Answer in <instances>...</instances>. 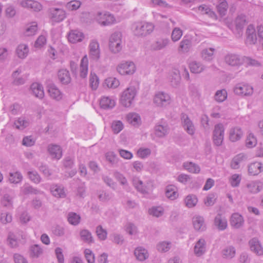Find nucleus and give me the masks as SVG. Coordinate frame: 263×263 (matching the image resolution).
I'll use <instances>...</instances> for the list:
<instances>
[{"label": "nucleus", "mask_w": 263, "mask_h": 263, "mask_svg": "<svg viewBox=\"0 0 263 263\" xmlns=\"http://www.w3.org/2000/svg\"><path fill=\"white\" fill-rule=\"evenodd\" d=\"M139 86L136 83H131L121 93L120 101L122 105L129 107L134 103L139 91Z\"/></svg>", "instance_id": "nucleus-1"}, {"label": "nucleus", "mask_w": 263, "mask_h": 263, "mask_svg": "<svg viewBox=\"0 0 263 263\" xmlns=\"http://www.w3.org/2000/svg\"><path fill=\"white\" fill-rule=\"evenodd\" d=\"M154 29L153 24L145 22H138L132 25V29L134 35L145 36L151 33Z\"/></svg>", "instance_id": "nucleus-2"}, {"label": "nucleus", "mask_w": 263, "mask_h": 263, "mask_svg": "<svg viewBox=\"0 0 263 263\" xmlns=\"http://www.w3.org/2000/svg\"><path fill=\"white\" fill-rule=\"evenodd\" d=\"M122 34L120 32L112 33L109 39V49L111 52L118 53L122 49Z\"/></svg>", "instance_id": "nucleus-3"}, {"label": "nucleus", "mask_w": 263, "mask_h": 263, "mask_svg": "<svg viewBox=\"0 0 263 263\" xmlns=\"http://www.w3.org/2000/svg\"><path fill=\"white\" fill-rule=\"evenodd\" d=\"M88 50L90 61L98 62L101 58V49L100 44L97 40L92 39L90 41Z\"/></svg>", "instance_id": "nucleus-4"}, {"label": "nucleus", "mask_w": 263, "mask_h": 263, "mask_svg": "<svg viewBox=\"0 0 263 263\" xmlns=\"http://www.w3.org/2000/svg\"><path fill=\"white\" fill-rule=\"evenodd\" d=\"M66 16V12L63 8L52 7L48 10V17L52 24L62 22Z\"/></svg>", "instance_id": "nucleus-5"}, {"label": "nucleus", "mask_w": 263, "mask_h": 263, "mask_svg": "<svg viewBox=\"0 0 263 263\" xmlns=\"http://www.w3.org/2000/svg\"><path fill=\"white\" fill-rule=\"evenodd\" d=\"M136 70L135 63L130 61H123L117 66V71L122 76L132 75Z\"/></svg>", "instance_id": "nucleus-6"}, {"label": "nucleus", "mask_w": 263, "mask_h": 263, "mask_svg": "<svg viewBox=\"0 0 263 263\" xmlns=\"http://www.w3.org/2000/svg\"><path fill=\"white\" fill-rule=\"evenodd\" d=\"M132 181L137 191L143 194H148L153 190V182L150 180L143 182L138 177H135Z\"/></svg>", "instance_id": "nucleus-7"}, {"label": "nucleus", "mask_w": 263, "mask_h": 263, "mask_svg": "<svg viewBox=\"0 0 263 263\" xmlns=\"http://www.w3.org/2000/svg\"><path fill=\"white\" fill-rule=\"evenodd\" d=\"M233 91L236 95L238 96L249 97L253 94V88L248 83L241 82L235 85Z\"/></svg>", "instance_id": "nucleus-8"}, {"label": "nucleus", "mask_w": 263, "mask_h": 263, "mask_svg": "<svg viewBox=\"0 0 263 263\" xmlns=\"http://www.w3.org/2000/svg\"><path fill=\"white\" fill-rule=\"evenodd\" d=\"M153 102L158 107H165L171 104V98L167 93L158 91L154 97Z\"/></svg>", "instance_id": "nucleus-9"}, {"label": "nucleus", "mask_w": 263, "mask_h": 263, "mask_svg": "<svg viewBox=\"0 0 263 263\" xmlns=\"http://www.w3.org/2000/svg\"><path fill=\"white\" fill-rule=\"evenodd\" d=\"M96 19L102 26H108L116 23L114 16L108 12L98 13Z\"/></svg>", "instance_id": "nucleus-10"}, {"label": "nucleus", "mask_w": 263, "mask_h": 263, "mask_svg": "<svg viewBox=\"0 0 263 263\" xmlns=\"http://www.w3.org/2000/svg\"><path fill=\"white\" fill-rule=\"evenodd\" d=\"M224 129L222 124L215 126L213 131V141L215 145L220 146L222 144L224 138Z\"/></svg>", "instance_id": "nucleus-11"}, {"label": "nucleus", "mask_w": 263, "mask_h": 263, "mask_svg": "<svg viewBox=\"0 0 263 263\" xmlns=\"http://www.w3.org/2000/svg\"><path fill=\"white\" fill-rule=\"evenodd\" d=\"M224 61L231 66H239L243 64V57L234 53H228L224 56Z\"/></svg>", "instance_id": "nucleus-12"}, {"label": "nucleus", "mask_w": 263, "mask_h": 263, "mask_svg": "<svg viewBox=\"0 0 263 263\" xmlns=\"http://www.w3.org/2000/svg\"><path fill=\"white\" fill-rule=\"evenodd\" d=\"M251 252L258 256L263 255V247L259 239L256 237L251 239L248 242Z\"/></svg>", "instance_id": "nucleus-13"}, {"label": "nucleus", "mask_w": 263, "mask_h": 263, "mask_svg": "<svg viewBox=\"0 0 263 263\" xmlns=\"http://www.w3.org/2000/svg\"><path fill=\"white\" fill-rule=\"evenodd\" d=\"M170 132V128L166 123H158L154 127V134L158 138H164Z\"/></svg>", "instance_id": "nucleus-14"}, {"label": "nucleus", "mask_w": 263, "mask_h": 263, "mask_svg": "<svg viewBox=\"0 0 263 263\" xmlns=\"http://www.w3.org/2000/svg\"><path fill=\"white\" fill-rule=\"evenodd\" d=\"M246 43L249 45H254L257 42V35L255 27L253 25H249L247 29Z\"/></svg>", "instance_id": "nucleus-15"}, {"label": "nucleus", "mask_w": 263, "mask_h": 263, "mask_svg": "<svg viewBox=\"0 0 263 263\" xmlns=\"http://www.w3.org/2000/svg\"><path fill=\"white\" fill-rule=\"evenodd\" d=\"M230 223L232 228L237 229L243 226L245 220L241 214L238 213H234L231 216Z\"/></svg>", "instance_id": "nucleus-16"}, {"label": "nucleus", "mask_w": 263, "mask_h": 263, "mask_svg": "<svg viewBox=\"0 0 263 263\" xmlns=\"http://www.w3.org/2000/svg\"><path fill=\"white\" fill-rule=\"evenodd\" d=\"M170 43V41L167 38L159 39L151 44L149 49L152 51L161 50L167 46Z\"/></svg>", "instance_id": "nucleus-17"}, {"label": "nucleus", "mask_w": 263, "mask_h": 263, "mask_svg": "<svg viewBox=\"0 0 263 263\" xmlns=\"http://www.w3.org/2000/svg\"><path fill=\"white\" fill-rule=\"evenodd\" d=\"M14 195L12 192H9L2 195L1 203V204L7 208L8 209L13 208Z\"/></svg>", "instance_id": "nucleus-18"}, {"label": "nucleus", "mask_w": 263, "mask_h": 263, "mask_svg": "<svg viewBox=\"0 0 263 263\" xmlns=\"http://www.w3.org/2000/svg\"><path fill=\"white\" fill-rule=\"evenodd\" d=\"M183 127L184 130L190 135H193L195 133V128L192 121L185 114H182L181 117Z\"/></svg>", "instance_id": "nucleus-19"}, {"label": "nucleus", "mask_w": 263, "mask_h": 263, "mask_svg": "<svg viewBox=\"0 0 263 263\" xmlns=\"http://www.w3.org/2000/svg\"><path fill=\"white\" fill-rule=\"evenodd\" d=\"M84 34L78 30H71L68 35V41L73 44L81 42L84 39Z\"/></svg>", "instance_id": "nucleus-20"}, {"label": "nucleus", "mask_w": 263, "mask_h": 263, "mask_svg": "<svg viewBox=\"0 0 263 263\" xmlns=\"http://www.w3.org/2000/svg\"><path fill=\"white\" fill-rule=\"evenodd\" d=\"M214 224L219 231H223L228 227L227 219L221 214H218L215 217Z\"/></svg>", "instance_id": "nucleus-21"}, {"label": "nucleus", "mask_w": 263, "mask_h": 263, "mask_svg": "<svg viewBox=\"0 0 263 263\" xmlns=\"http://www.w3.org/2000/svg\"><path fill=\"white\" fill-rule=\"evenodd\" d=\"M192 46V41L185 36L179 43L177 48L178 53L180 54L188 53Z\"/></svg>", "instance_id": "nucleus-22"}, {"label": "nucleus", "mask_w": 263, "mask_h": 263, "mask_svg": "<svg viewBox=\"0 0 263 263\" xmlns=\"http://www.w3.org/2000/svg\"><path fill=\"white\" fill-rule=\"evenodd\" d=\"M48 152L52 159L59 160L62 156V151L61 147L56 144H49Z\"/></svg>", "instance_id": "nucleus-23"}, {"label": "nucleus", "mask_w": 263, "mask_h": 263, "mask_svg": "<svg viewBox=\"0 0 263 263\" xmlns=\"http://www.w3.org/2000/svg\"><path fill=\"white\" fill-rule=\"evenodd\" d=\"M206 242L204 239L200 238L195 244L194 254L198 257L203 255L206 251Z\"/></svg>", "instance_id": "nucleus-24"}, {"label": "nucleus", "mask_w": 263, "mask_h": 263, "mask_svg": "<svg viewBox=\"0 0 263 263\" xmlns=\"http://www.w3.org/2000/svg\"><path fill=\"white\" fill-rule=\"evenodd\" d=\"M194 229L197 231H204L206 229V224L204 219L199 215H196L192 219Z\"/></svg>", "instance_id": "nucleus-25"}, {"label": "nucleus", "mask_w": 263, "mask_h": 263, "mask_svg": "<svg viewBox=\"0 0 263 263\" xmlns=\"http://www.w3.org/2000/svg\"><path fill=\"white\" fill-rule=\"evenodd\" d=\"M246 187L249 193L256 194L262 190L263 184L259 180L251 181L247 183Z\"/></svg>", "instance_id": "nucleus-26"}, {"label": "nucleus", "mask_w": 263, "mask_h": 263, "mask_svg": "<svg viewBox=\"0 0 263 263\" xmlns=\"http://www.w3.org/2000/svg\"><path fill=\"white\" fill-rule=\"evenodd\" d=\"M100 105L102 108L110 109L113 108L116 105V100L110 97H102L100 101Z\"/></svg>", "instance_id": "nucleus-27"}, {"label": "nucleus", "mask_w": 263, "mask_h": 263, "mask_svg": "<svg viewBox=\"0 0 263 263\" xmlns=\"http://www.w3.org/2000/svg\"><path fill=\"white\" fill-rule=\"evenodd\" d=\"M243 132L239 127H233L229 131V139L232 142H236L239 140L243 136Z\"/></svg>", "instance_id": "nucleus-28"}, {"label": "nucleus", "mask_w": 263, "mask_h": 263, "mask_svg": "<svg viewBox=\"0 0 263 263\" xmlns=\"http://www.w3.org/2000/svg\"><path fill=\"white\" fill-rule=\"evenodd\" d=\"M236 253V249L233 246H228L224 247L221 252L222 258L228 260L233 258L235 256Z\"/></svg>", "instance_id": "nucleus-29"}, {"label": "nucleus", "mask_w": 263, "mask_h": 263, "mask_svg": "<svg viewBox=\"0 0 263 263\" xmlns=\"http://www.w3.org/2000/svg\"><path fill=\"white\" fill-rule=\"evenodd\" d=\"M88 58L87 54H85L82 58L80 65V76L82 78H85L88 74Z\"/></svg>", "instance_id": "nucleus-30"}, {"label": "nucleus", "mask_w": 263, "mask_h": 263, "mask_svg": "<svg viewBox=\"0 0 263 263\" xmlns=\"http://www.w3.org/2000/svg\"><path fill=\"white\" fill-rule=\"evenodd\" d=\"M127 122L135 126H138L141 123V119L140 115L136 112H129L126 116Z\"/></svg>", "instance_id": "nucleus-31"}, {"label": "nucleus", "mask_w": 263, "mask_h": 263, "mask_svg": "<svg viewBox=\"0 0 263 263\" xmlns=\"http://www.w3.org/2000/svg\"><path fill=\"white\" fill-rule=\"evenodd\" d=\"M168 79L173 86H177L181 79L179 70L176 68H173L169 74Z\"/></svg>", "instance_id": "nucleus-32"}, {"label": "nucleus", "mask_w": 263, "mask_h": 263, "mask_svg": "<svg viewBox=\"0 0 263 263\" xmlns=\"http://www.w3.org/2000/svg\"><path fill=\"white\" fill-rule=\"evenodd\" d=\"M31 93L36 98L42 99L44 96V91L42 85L38 83L32 84L30 87Z\"/></svg>", "instance_id": "nucleus-33"}, {"label": "nucleus", "mask_w": 263, "mask_h": 263, "mask_svg": "<svg viewBox=\"0 0 263 263\" xmlns=\"http://www.w3.org/2000/svg\"><path fill=\"white\" fill-rule=\"evenodd\" d=\"M48 91L50 97L57 101H60L63 98L62 92L54 85H49Z\"/></svg>", "instance_id": "nucleus-34"}, {"label": "nucleus", "mask_w": 263, "mask_h": 263, "mask_svg": "<svg viewBox=\"0 0 263 263\" xmlns=\"http://www.w3.org/2000/svg\"><path fill=\"white\" fill-rule=\"evenodd\" d=\"M263 170L262 164L259 162L250 164L248 166V172L251 175H257Z\"/></svg>", "instance_id": "nucleus-35"}, {"label": "nucleus", "mask_w": 263, "mask_h": 263, "mask_svg": "<svg viewBox=\"0 0 263 263\" xmlns=\"http://www.w3.org/2000/svg\"><path fill=\"white\" fill-rule=\"evenodd\" d=\"M136 258L140 261H144L148 257L149 254L147 250L142 247L136 248L134 251Z\"/></svg>", "instance_id": "nucleus-36"}, {"label": "nucleus", "mask_w": 263, "mask_h": 263, "mask_svg": "<svg viewBox=\"0 0 263 263\" xmlns=\"http://www.w3.org/2000/svg\"><path fill=\"white\" fill-rule=\"evenodd\" d=\"M51 192L53 196L57 198H64L66 197V193L64 187L57 184L53 185L51 187Z\"/></svg>", "instance_id": "nucleus-37"}, {"label": "nucleus", "mask_w": 263, "mask_h": 263, "mask_svg": "<svg viewBox=\"0 0 263 263\" xmlns=\"http://www.w3.org/2000/svg\"><path fill=\"white\" fill-rule=\"evenodd\" d=\"M58 79L63 84H67L71 81V77L69 72L66 69H61L58 71Z\"/></svg>", "instance_id": "nucleus-38"}, {"label": "nucleus", "mask_w": 263, "mask_h": 263, "mask_svg": "<svg viewBox=\"0 0 263 263\" xmlns=\"http://www.w3.org/2000/svg\"><path fill=\"white\" fill-rule=\"evenodd\" d=\"M215 49L214 48H205L201 52L202 59L206 61H211L214 57Z\"/></svg>", "instance_id": "nucleus-39"}, {"label": "nucleus", "mask_w": 263, "mask_h": 263, "mask_svg": "<svg viewBox=\"0 0 263 263\" xmlns=\"http://www.w3.org/2000/svg\"><path fill=\"white\" fill-rule=\"evenodd\" d=\"M29 53L28 46L24 44H20L16 49V53L17 57L22 59L27 57Z\"/></svg>", "instance_id": "nucleus-40"}, {"label": "nucleus", "mask_w": 263, "mask_h": 263, "mask_svg": "<svg viewBox=\"0 0 263 263\" xmlns=\"http://www.w3.org/2000/svg\"><path fill=\"white\" fill-rule=\"evenodd\" d=\"M43 253V250L40 246L33 245L29 248V256L31 258H38Z\"/></svg>", "instance_id": "nucleus-41"}, {"label": "nucleus", "mask_w": 263, "mask_h": 263, "mask_svg": "<svg viewBox=\"0 0 263 263\" xmlns=\"http://www.w3.org/2000/svg\"><path fill=\"white\" fill-rule=\"evenodd\" d=\"M190 69L192 73H199L202 72L204 69V66L200 62L193 61L189 65Z\"/></svg>", "instance_id": "nucleus-42"}, {"label": "nucleus", "mask_w": 263, "mask_h": 263, "mask_svg": "<svg viewBox=\"0 0 263 263\" xmlns=\"http://www.w3.org/2000/svg\"><path fill=\"white\" fill-rule=\"evenodd\" d=\"M247 159L246 155L243 153H240L235 156L231 163V167L233 169H237L239 167V163Z\"/></svg>", "instance_id": "nucleus-43"}, {"label": "nucleus", "mask_w": 263, "mask_h": 263, "mask_svg": "<svg viewBox=\"0 0 263 263\" xmlns=\"http://www.w3.org/2000/svg\"><path fill=\"white\" fill-rule=\"evenodd\" d=\"M165 195L171 200H174L178 197L177 188L174 185H168L166 187Z\"/></svg>", "instance_id": "nucleus-44"}, {"label": "nucleus", "mask_w": 263, "mask_h": 263, "mask_svg": "<svg viewBox=\"0 0 263 263\" xmlns=\"http://www.w3.org/2000/svg\"><path fill=\"white\" fill-rule=\"evenodd\" d=\"M29 124V122L28 120L24 117H20L14 121L13 127L17 129L23 130L27 127Z\"/></svg>", "instance_id": "nucleus-45"}, {"label": "nucleus", "mask_w": 263, "mask_h": 263, "mask_svg": "<svg viewBox=\"0 0 263 263\" xmlns=\"http://www.w3.org/2000/svg\"><path fill=\"white\" fill-rule=\"evenodd\" d=\"M80 236L81 240L86 243L89 244L93 242L91 233L87 230H81L80 232Z\"/></svg>", "instance_id": "nucleus-46"}, {"label": "nucleus", "mask_w": 263, "mask_h": 263, "mask_svg": "<svg viewBox=\"0 0 263 263\" xmlns=\"http://www.w3.org/2000/svg\"><path fill=\"white\" fill-rule=\"evenodd\" d=\"M183 167L189 172L197 174L200 171V167L192 162H185L183 163Z\"/></svg>", "instance_id": "nucleus-47"}, {"label": "nucleus", "mask_w": 263, "mask_h": 263, "mask_svg": "<svg viewBox=\"0 0 263 263\" xmlns=\"http://www.w3.org/2000/svg\"><path fill=\"white\" fill-rule=\"evenodd\" d=\"M7 244L10 248H16L18 246V240L16 235L12 232H10L7 238Z\"/></svg>", "instance_id": "nucleus-48"}, {"label": "nucleus", "mask_w": 263, "mask_h": 263, "mask_svg": "<svg viewBox=\"0 0 263 263\" xmlns=\"http://www.w3.org/2000/svg\"><path fill=\"white\" fill-rule=\"evenodd\" d=\"M80 216L74 212H70L67 215V220L71 225L77 226L79 224L80 222Z\"/></svg>", "instance_id": "nucleus-49"}, {"label": "nucleus", "mask_w": 263, "mask_h": 263, "mask_svg": "<svg viewBox=\"0 0 263 263\" xmlns=\"http://www.w3.org/2000/svg\"><path fill=\"white\" fill-rule=\"evenodd\" d=\"M21 192L24 195L30 194H37L40 193V191L29 184L26 183L21 187Z\"/></svg>", "instance_id": "nucleus-50"}, {"label": "nucleus", "mask_w": 263, "mask_h": 263, "mask_svg": "<svg viewBox=\"0 0 263 263\" xmlns=\"http://www.w3.org/2000/svg\"><path fill=\"white\" fill-rule=\"evenodd\" d=\"M21 71L18 69L14 71L12 74L13 80V84L15 85H23L25 83V80L22 77H19Z\"/></svg>", "instance_id": "nucleus-51"}, {"label": "nucleus", "mask_w": 263, "mask_h": 263, "mask_svg": "<svg viewBox=\"0 0 263 263\" xmlns=\"http://www.w3.org/2000/svg\"><path fill=\"white\" fill-rule=\"evenodd\" d=\"M247 23L246 16L242 14L238 15L235 21L236 28L239 30H241Z\"/></svg>", "instance_id": "nucleus-52"}, {"label": "nucleus", "mask_w": 263, "mask_h": 263, "mask_svg": "<svg viewBox=\"0 0 263 263\" xmlns=\"http://www.w3.org/2000/svg\"><path fill=\"white\" fill-rule=\"evenodd\" d=\"M27 176L31 181L35 184H39L42 180L41 176L35 170L28 171L27 172Z\"/></svg>", "instance_id": "nucleus-53"}, {"label": "nucleus", "mask_w": 263, "mask_h": 263, "mask_svg": "<svg viewBox=\"0 0 263 263\" xmlns=\"http://www.w3.org/2000/svg\"><path fill=\"white\" fill-rule=\"evenodd\" d=\"M23 179V176L20 172L10 173L9 181L11 183L17 184L20 183Z\"/></svg>", "instance_id": "nucleus-54"}, {"label": "nucleus", "mask_w": 263, "mask_h": 263, "mask_svg": "<svg viewBox=\"0 0 263 263\" xmlns=\"http://www.w3.org/2000/svg\"><path fill=\"white\" fill-rule=\"evenodd\" d=\"M172 246V242L168 241H162L157 245V249L160 252H166L169 251Z\"/></svg>", "instance_id": "nucleus-55"}, {"label": "nucleus", "mask_w": 263, "mask_h": 263, "mask_svg": "<svg viewBox=\"0 0 263 263\" xmlns=\"http://www.w3.org/2000/svg\"><path fill=\"white\" fill-rule=\"evenodd\" d=\"M198 202V199L194 195H189L184 199L185 205L189 208L194 207Z\"/></svg>", "instance_id": "nucleus-56"}, {"label": "nucleus", "mask_w": 263, "mask_h": 263, "mask_svg": "<svg viewBox=\"0 0 263 263\" xmlns=\"http://www.w3.org/2000/svg\"><path fill=\"white\" fill-rule=\"evenodd\" d=\"M124 128V125L120 120H114L111 124L112 132L115 134L119 133Z\"/></svg>", "instance_id": "nucleus-57"}, {"label": "nucleus", "mask_w": 263, "mask_h": 263, "mask_svg": "<svg viewBox=\"0 0 263 263\" xmlns=\"http://www.w3.org/2000/svg\"><path fill=\"white\" fill-rule=\"evenodd\" d=\"M198 11L202 14H206L210 17L213 18H216V15L208 6L202 5L198 7Z\"/></svg>", "instance_id": "nucleus-58"}, {"label": "nucleus", "mask_w": 263, "mask_h": 263, "mask_svg": "<svg viewBox=\"0 0 263 263\" xmlns=\"http://www.w3.org/2000/svg\"><path fill=\"white\" fill-rule=\"evenodd\" d=\"M183 35V31L179 27H175L171 33V40L173 42L180 40Z\"/></svg>", "instance_id": "nucleus-59"}, {"label": "nucleus", "mask_w": 263, "mask_h": 263, "mask_svg": "<svg viewBox=\"0 0 263 263\" xmlns=\"http://www.w3.org/2000/svg\"><path fill=\"white\" fill-rule=\"evenodd\" d=\"M228 5L226 0H220L219 4L217 6V9L221 16L226 14Z\"/></svg>", "instance_id": "nucleus-60"}, {"label": "nucleus", "mask_w": 263, "mask_h": 263, "mask_svg": "<svg viewBox=\"0 0 263 263\" xmlns=\"http://www.w3.org/2000/svg\"><path fill=\"white\" fill-rule=\"evenodd\" d=\"M125 231L130 235H136L138 233V229L133 223L128 222L125 226Z\"/></svg>", "instance_id": "nucleus-61"}, {"label": "nucleus", "mask_w": 263, "mask_h": 263, "mask_svg": "<svg viewBox=\"0 0 263 263\" xmlns=\"http://www.w3.org/2000/svg\"><path fill=\"white\" fill-rule=\"evenodd\" d=\"M37 30V25L36 23L32 22L26 27L24 34L26 36H31L35 34Z\"/></svg>", "instance_id": "nucleus-62"}, {"label": "nucleus", "mask_w": 263, "mask_h": 263, "mask_svg": "<svg viewBox=\"0 0 263 263\" xmlns=\"http://www.w3.org/2000/svg\"><path fill=\"white\" fill-rule=\"evenodd\" d=\"M215 100L218 102H223L227 98V92L226 89L218 90L216 91Z\"/></svg>", "instance_id": "nucleus-63"}, {"label": "nucleus", "mask_w": 263, "mask_h": 263, "mask_svg": "<svg viewBox=\"0 0 263 263\" xmlns=\"http://www.w3.org/2000/svg\"><path fill=\"white\" fill-rule=\"evenodd\" d=\"M105 84L108 88H116L119 86L120 82L115 78L110 77L105 80Z\"/></svg>", "instance_id": "nucleus-64"}]
</instances>
